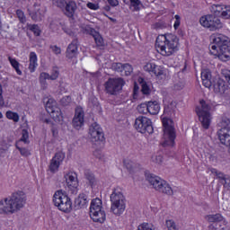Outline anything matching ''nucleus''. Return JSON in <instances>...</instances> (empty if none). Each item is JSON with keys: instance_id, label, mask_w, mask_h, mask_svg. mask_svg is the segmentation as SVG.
Wrapping results in <instances>:
<instances>
[{"instance_id": "1", "label": "nucleus", "mask_w": 230, "mask_h": 230, "mask_svg": "<svg viewBox=\"0 0 230 230\" xmlns=\"http://www.w3.org/2000/svg\"><path fill=\"white\" fill-rule=\"evenodd\" d=\"M26 204V195L22 190H17L10 198H5L0 201V215H13L24 208Z\"/></svg>"}, {"instance_id": "2", "label": "nucleus", "mask_w": 230, "mask_h": 230, "mask_svg": "<svg viewBox=\"0 0 230 230\" xmlns=\"http://www.w3.org/2000/svg\"><path fill=\"white\" fill-rule=\"evenodd\" d=\"M156 48L164 57H172L179 51V38L175 34L168 33L156 39Z\"/></svg>"}, {"instance_id": "3", "label": "nucleus", "mask_w": 230, "mask_h": 230, "mask_svg": "<svg viewBox=\"0 0 230 230\" xmlns=\"http://www.w3.org/2000/svg\"><path fill=\"white\" fill-rule=\"evenodd\" d=\"M111 211L113 215L119 217L125 213V209L127 208V203L125 200V196H123V192H121V189L115 188L111 194Z\"/></svg>"}, {"instance_id": "4", "label": "nucleus", "mask_w": 230, "mask_h": 230, "mask_svg": "<svg viewBox=\"0 0 230 230\" xmlns=\"http://www.w3.org/2000/svg\"><path fill=\"white\" fill-rule=\"evenodd\" d=\"M162 123L164 127V146H173L175 145V138L177 135L175 133V128L173 127V120L167 117L162 118Z\"/></svg>"}, {"instance_id": "5", "label": "nucleus", "mask_w": 230, "mask_h": 230, "mask_svg": "<svg viewBox=\"0 0 230 230\" xmlns=\"http://www.w3.org/2000/svg\"><path fill=\"white\" fill-rule=\"evenodd\" d=\"M146 179L147 182H149V184H151V186L156 190V191L164 193V195H173V190L170 184L166 181L161 179V177L149 173L146 174Z\"/></svg>"}, {"instance_id": "6", "label": "nucleus", "mask_w": 230, "mask_h": 230, "mask_svg": "<svg viewBox=\"0 0 230 230\" xmlns=\"http://www.w3.org/2000/svg\"><path fill=\"white\" fill-rule=\"evenodd\" d=\"M90 217L93 222L103 224L107 220V214L103 208L102 199H93L90 205Z\"/></svg>"}, {"instance_id": "7", "label": "nucleus", "mask_w": 230, "mask_h": 230, "mask_svg": "<svg viewBox=\"0 0 230 230\" xmlns=\"http://www.w3.org/2000/svg\"><path fill=\"white\" fill-rule=\"evenodd\" d=\"M200 107L196 108L197 115L201 123L203 128L208 130L209 125H211V113L210 111L213 109V104L202 100L200 101Z\"/></svg>"}, {"instance_id": "8", "label": "nucleus", "mask_w": 230, "mask_h": 230, "mask_svg": "<svg viewBox=\"0 0 230 230\" xmlns=\"http://www.w3.org/2000/svg\"><path fill=\"white\" fill-rule=\"evenodd\" d=\"M53 203L59 211H63V213H71V209H73V202L71 201V198L66 195L65 191L57 190L53 196Z\"/></svg>"}, {"instance_id": "9", "label": "nucleus", "mask_w": 230, "mask_h": 230, "mask_svg": "<svg viewBox=\"0 0 230 230\" xmlns=\"http://www.w3.org/2000/svg\"><path fill=\"white\" fill-rule=\"evenodd\" d=\"M123 85H125V80H123V78H109L108 81L104 84L105 92L107 94L116 96L119 94V92L122 91Z\"/></svg>"}, {"instance_id": "10", "label": "nucleus", "mask_w": 230, "mask_h": 230, "mask_svg": "<svg viewBox=\"0 0 230 230\" xmlns=\"http://www.w3.org/2000/svg\"><path fill=\"white\" fill-rule=\"evenodd\" d=\"M199 22L201 26L208 28L210 31H217V30H220L222 28V22H220V19L215 14L202 16L199 19Z\"/></svg>"}, {"instance_id": "11", "label": "nucleus", "mask_w": 230, "mask_h": 230, "mask_svg": "<svg viewBox=\"0 0 230 230\" xmlns=\"http://www.w3.org/2000/svg\"><path fill=\"white\" fill-rule=\"evenodd\" d=\"M135 128L140 134H154V126L152 120L146 117L139 116L135 120Z\"/></svg>"}, {"instance_id": "12", "label": "nucleus", "mask_w": 230, "mask_h": 230, "mask_svg": "<svg viewBox=\"0 0 230 230\" xmlns=\"http://www.w3.org/2000/svg\"><path fill=\"white\" fill-rule=\"evenodd\" d=\"M216 45H209L210 55L217 57L222 62H227L230 60V41L223 46L219 49Z\"/></svg>"}, {"instance_id": "13", "label": "nucleus", "mask_w": 230, "mask_h": 230, "mask_svg": "<svg viewBox=\"0 0 230 230\" xmlns=\"http://www.w3.org/2000/svg\"><path fill=\"white\" fill-rule=\"evenodd\" d=\"M66 181V186L68 190H70L73 195H76L78 193V175L76 172H68L64 175Z\"/></svg>"}, {"instance_id": "14", "label": "nucleus", "mask_w": 230, "mask_h": 230, "mask_svg": "<svg viewBox=\"0 0 230 230\" xmlns=\"http://www.w3.org/2000/svg\"><path fill=\"white\" fill-rule=\"evenodd\" d=\"M65 158H66V155H64V153L62 152H58L55 154L49 164V170L52 173L58 172V168H60V165L64 162Z\"/></svg>"}, {"instance_id": "15", "label": "nucleus", "mask_w": 230, "mask_h": 230, "mask_svg": "<svg viewBox=\"0 0 230 230\" xmlns=\"http://www.w3.org/2000/svg\"><path fill=\"white\" fill-rule=\"evenodd\" d=\"M84 116H85V113L84 112V109H82V107H76L75 113L72 120V125L74 128H76V130H80V128L84 127Z\"/></svg>"}, {"instance_id": "16", "label": "nucleus", "mask_w": 230, "mask_h": 230, "mask_svg": "<svg viewBox=\"0 0 230 230\" xmlns=\"http://www.w3.org/2000/svg\"><path fill=\"white\" fill-rule=\"evenodd\" d=\"M46 109L47 112L50 114L54 121L60 123V121H62V119H64V116H62V110H60V108H58V106L51 105V103L48 102L46 105Z\"/></svg>"}, {"instance_id": "17", "label": "nucleus", "mask_w": 230, "mask_h": 230, "mask_svg": "<svg viewBox=\"0 0 230 230\" xmlns=\"http://www.w3.org/2000/svg\"><path fill=\"white\" fill-rule=\"evenodd\" d=\"M214 92L217 94H222V96H229L230 89L226 85V82L222 79H217L213 84Z\"/></svg>"}, {"instance_id": "18", "label": "nucleus", "mask_w": 230, "mask_h": 230, "mask_svg": "<svg viewBox=\"0 0 230 230\" xmlns=\"http://www.w3.org/2000/svg\"><path fill=\"white\" fill-rule=\"evenodd\" d=\"M76 10H78V5H76V2L70 0L66 2L62 12L64 13V15H66V17H68V19H74L75 13H76Z\"/></svg>"}, {"instance_id": "19", "label": "nucleus", "mask_w": 230, "mask_h": 230, "mask_svg": "<svg viewBox=\"0 0 230 230\" xmlns=\"http://www.w3.org/2000/svg\"><path fill=\"white\" fill-rule=\"evenodd\" d=\"M230 42V40L227 36L224 34H214L212 36V44L210 46H216L217 49H219L222 48V46H226V44H228Z\"/></svg>"}, {"instance_id": "20", "label": "nucleus", "mask_w": 230, "mask_h": 230, "mask_svg": "<svg viewBox=\"0 0 230 230\" xmlns=\"http://www.w3.org/2000/svg\"><path fill=\"white\" fill-rule=\"evenodd\" d=\"M78 55V39H74L68 45L66 52V58H76Z\"/></svg>"}, {"instance_id": "21", "label": "nucleus", "mask_w": 230, "mask_h": 230, "mask_svg": "<svg viewBox=\"0 0 230 230\" xmlns=\"http://www.w3.org/2000/svg\"><path fill=\"white\" fill-rule=\"evenodd\" d=\"M144 71L150 73L152 76H161L163 75V68L155 63H147L146 66H144Z\"/></svg>"}, {"instance_id": "22", "label": "nucleus", "mask_w": 230, "mask_h": 230, "mask_svg": "<svg viewBox=\"0 0 230 230\" xmlns=\"http://www.w3.org/2000/svg\"><path fill=\"white\" fill-rule=\"evenodd\" d=\"M217 135L222 145H225V146H230V129L220 128L217 131Z\"/></svg>"}, {"instance_id": "23", "label": "nucleus", "mask_w": 230, "mask_h": 230, "mask_svg": "<svg viewBox=\"0 0 230 230\" xmlns=\"http://www.w3.org/2000/svg\"><path fill=\"white\" fill-rule=\"evenodd\" d=\"M201 80L204 87L210 89L213 83L211 82V71L209 69H203L201 71Z\"/></svg>"}, {"instance_id": "24", "label": "nucleus", "mask_w": 230, "mask_h": 230, "mask_svg": "<svg viewBox=\"0 0 230 230\" xmlns=\"http://www.w3.org/2000/svg\"><path fill=\"white\" fill-rule=\"evenodd\" d=\"M87 196L85 194H79L78 198L75 199V208L76 209H82V208H85L87 206Z\"/></svg>"}, {"instance_id": "25", "label": "nucleus", "mask_w": 230, "mask_h": 230, "mask_svg": "<svg viewBox=\"0 0 230 230\" xmlns=\"http://www.w3.org/2000/svg\"><path fill=\"white\" fill-rule=\"evenodd\" d=\"M147 111L149 114L155 116V114H159V111H161V106H159V102H157V101L148 102Z\"/></svg>"}, {"instance_id": "26", "label": "nucleus", "mask_w": 230, "mask_h": 230, "mask_svg": "<svg viewBox=\"0 0 230 230\" xmlns=\"http://www.w3.org/2000/svg\"><path fill=\"white\" fill-rule=\"evenodd\" d=\"M205 219L209 224H218V222H223L224 221V216H222V214H220V213L210 214V215H207L205 217Z\"/></svg>"}, {"instance_id": "27", "label": "nucleus", "mask_w": 230, "mask_h": 230, "mask_svg": "<svg viewBox=\"0 0 230 230\" xmlns=\"http://www.w3.org/2000/svg\"><path fill=\"white\" fill-rule=\"evenodd\" d=\"M37 54L35 52L30 53V64H29V71L31 73H35V69H37Z\"/></svg>"}, {"instance_id": "28", "label": "nucleus", "mask_w": 230, "mask_h": 230, "mask_svg": "<svg viewBox=\"0 0 230 230\" xmlns=\"http://www.w3.org/2000/svg\"><path fill=\"white\" fill-rule=\"evenodd\" d=\"M90 137L93 143L96 141H104L105 139L102 129L101 131H96V132L92 131V134H90Z\"/></svg>"}, {"instance_id": "29", "label": "nucleus", "mask_w": 230, "mask_h": 230, "mask_svg": "<svg viewBox=\"0 0 230 230\" xmlns=\"http://www.w3.org/2000/svg\"><path fill=\"white\" fill-rule=\"evenodd\" d=\"M8 60L12 66V67H13V69L16 71L17 75L19 76L22 75V71H21V63H19V61H17V59L13 58L12 57H8Z\"/></svg>"}, {"instance_id": "30", "label": "nucleus", "mask_w": 230, "mask_h": 230, "mask_svg": "<svg viewBox=\"0 0 230 230\" xmlns=\"http://www.w3.org/2000/svg\"><path fill=\"white\" fill-rule=\"evenodd\" d=\"M46 80H51L50 75L46 72L40 74V84L42 87H48V82Z\"/></svg>"}, {"instance_id": "31", "label": "nucleus", "mask_w": 230, "mask_h": 230, "mask_svg": "<svg viewBox=\"0 0 230 230\" xmlns=\"http://www.w3.org/2000/svg\"><path fill=\"white\" fill-rule=\"evenodd\" d=\"M84 177L86 180H88V182L90 186H96V178L94 177V174L90 171H85Z\"/></svg>"}, {"instance_id": "32", "label": "nucleus", "mask_w": 230, "mask_h": 230, "mask_svg": "<svg viewBox=\"0 0 230 230\" xmlns=\"http://www.w3.org/2000/svg\"><path fill=\"white\" fill-rule=\"evenodd\" d=\"M175 107H177V103L175 102H172L171 103L164 105V114H167L170 116L173 111H175Z\"/></svg>"}, {"instance_id": "33", "label": "nucleus", "mask_w": 230, "mask_h": 230, "mask_svg": "<svg viewBox=\"0 0 230 230\" xmlns=\"http://www.w3.org/2000/svg\"><path fill=\"white\" fill-rule=\"evenodd\" d=\"M134 71V68H132V65L128 64V63H125L123 65V68H122V76H130V75H132V72Z\"/></svg>"}, {"instance_id": "34", "label": "nucleus", "mask_w": 230, "mask_h": 230, "mask_svg": "<svg viewBox=\"0 0 230 230\" xmlns=\"http://www.w3.org/2000/svg\"><path fill=\"white\" fill-rule=\"evenodd\" d=\"M27 29H29L30 31H32L35 37H40L41 31L40 27H39V25L27 23Z\"/></svg>"}, {"instance_id": "35", "label": "nucleus", "mask_w": 230, "mask_h": 230, "mask_svg": "<svg viewBox=\"0 0 230 230\" xmlns=\"http://www.w3.org/2000/svg\"><path fill=\"white\" fill-rule=\"evenodd\" d=\"M219 126L221 127V128H227L228 130H230V119L226 115L223 116L219 122Z\"/></svg>"}, {"instance_id": "36", "label": "nucleus", "mask_w": 230, "mask_h": 230, "mask_svg": "<svg viewBox=\"0 0 230 230\" xmlns=\"http://www.w3.org/2000/svg\"><path fill=\"white\" fill-rule=\"evenodd\" d=\"M19 141H22L25 145L30 144V133L28 132V129H22V137Z\"/></svg>"}, {"instance_id": "37", "label": "nucleus", "mask_w": 230, "mask_h": 230, "mask_svg": "<svg viewBox=\"0 0 230 230\" xmlns=\"http://www.w3.org/2000/svg\"><path fill=\"white\" fill-rule=\"evenodd\" d=\"M67 1L66 0H52L53 6H56V8H59V10H64L66 8Z\"/></svg>"}, {"instance_id": "38", "label": "nucleus", "mask_w": 230, "mask_h": 230, "mask_svg": "<svg viewBox=\"0 0 230 230\" xmlns=\"http://www.w3.org/2000/svg\"><path fill=\"white\" fill-rule=\"evenodd\" d=\"M16 148L19 150L22 157H29V155H31V152L26 147H21L18 144H16Z\"/></svg>"}, {"instance_id": "39", "label": "nucleus", "mask_w": 230, "mask_h": 230, "mask_svg": "<svg viewBox=\"0 0 230 230\" xmlns=\"http://www.w3.org/2000/svg\"><path fill=\"white\" fill-rule=\"evenodd\" d=\"M124 165L130 173L136 170V164L130 160H124Z\"/></svg>"}, {"instance_id": "40", "label": "nucleus", "mask_w": 230, "mask_h": 230, "mask_svg": "<svg viewBox=\"0 0 230 230\" xmlns=\"http://www.w3.org/2000/svg\"><path fill=\"white\" fill-rule=\"evenodd\" d=\"M137 109V111L139 112V114H148L147 102L139 104Z\"/></svg>"}, {"instance_id": "41", "label": "nucleus", "mask_w": 230, "mask_h": 230, "mask_svg": "<svg viewBox=\"0 0 230 230\" xmlns=\"http://www.w3.org/2000/svg\"><path fill=\"white\" fill-rule=\"evenodd\" d=\"M6 118L8 119H13L15 123L19 121V114L11 111L6 112Z\"/></svg>"}, {"instance_id": "42", "label": "nucleus", "mask_w": 230, "mask_h": 230, "mask_svg": "<svg viewBox=\"0 0 230 230\" xmlns=\"http://www.w3.org/2000/svg\"><path fill=\"white\" fill-rule=\"evenodd\" d=\"M165 226L168 230H179V227L177 226V224H175V221L169 219L165 221Z\"/></svg>"}, {"instance_id": "43", "label": "nucleus", "mask_w": 230, "mask_h": 230, "mask_svg": "<svg viewBox=\"0 0 230 230\" xmlns=\"http://www.w3.org/2000/svg\"><path fill=\"white\" fill-rule=\"evenodd\" d=\"M16 16L22 24H25L26 15H24V12H22V10L21 9L16 10Z\"/></svg>"}, {"instance_id": "44", "label": "nucleus", "mask_w": 230, "mask_h": 230, "mask_svg": "<svg viewBox=\"0 0 230 230\" xmlns=\"http://www.w3.org/2000/svg\"><path fill=\"white\" fill-rule=\"evenodd\" d=\"M123 66L124 64L122 63H112L111 64V69L113 71H116L117 73H123Z\"/></svg>"}, {"instance_id": "45", "label": "nucleus", "mask_w": 230, "mask_h": 230, "mask_svg": "<svg viewBox=\"0 0 230 230\" xmlns=\"http://www.w3.org/2000/svg\"><path fill=\"white\" fill-rule=\"evenodd\" d=\"M130 6L133 8L134 12H139L141 6V0H130Z\"/></svg>"}, {"instance_id": "46", "label": "nucleus", "mask_w": 230, "mask_h": 230, "mask_svg": "<svg viewBox=\"0 0 230 230\" xmlns=\"http://www.w3.org/2000/svg\"><path fill=\"white\" fill-rule=\"evenodd\" d=\"M221 17L224 19H230V5H225L221 13Z\"/></svg>"}, {"instance_id": "47", "label": "nucleus", "mask_w": 230, "mask_h": 230, "mask_svg": "<svg viewBox=\"0 0 230 230\" xmlns=\"http://www.w3.org/2000/svg\"><path fill=\"white\" fill-rule=\"evenodd\" d=\"M102 128L100 127V125L96 122L93 123L91 126H90V128H89V134H93V132H99V131H102Z\"/></svg>"}, {"instance_id": "48", "label": "nucleus", "mask_w": 230, "mask_h": 230, "mask_svg": "<svg viewBox=\"0 0 230 230\" xmlns=\"http://www.w3.org/2000/svg\"><path fill=\"white\" fill-rule=\"evenodd\" d=\"M137 230H154V225L150 223H143L138 226Z\"/></svg>"}, {"instance_id": "49", "label": "nucleus", "mask_w": 230, "mask_h": 230, "mask_svg": "<svg viewBox=\"0 0 230 230\" xmlns=\"http://www.w3.org/2000/svg\"><path fill=\"white\" fill-rule=\"evenodd\" d=\"M60 75V72L58 71V67H54L50 74V80H57Z\"/></svg>"}, {"instance_id": "50", "label": "nucleus", "mask_w": 230, "mask_h": 230, "mask_svg": "<svg viewBox=\"0 0 230 230\" xmlns=\"http://www.w3.org/2000/svg\"><path fill=\"white\" fill-rule=\"evenodd\" d=\"M215 15H222V12H224V6L222 5H215L213 7Z\"/></svg>"}, {"instance_id": "51", "label": "nucleus", "mask_w": 230, "mask_h": 230, "mask_svg": "<svg viewBox=\"0 0 230 230\" xmlns=\"http://www.w3.org/2000/svg\"><path fill=\"white\" fill-rule=\"evenodd\" d=\"M94 39L95 44L99 47L103 46V38L102 35L98 34Z\"/></svg>"}, {"instance_id": "52", "label": "nucleus", "mask_w": 230, "mask_h": 230, "mask_svg": "<svg viewBox=\"0 0 230 230\" xmlns=\"http://www.w3.org/2000/svg\"><path fill=\"white\" fill-rule=\"evenodd\" d=\"M174 19H175V22L173 24V28H174V30H178L179 26H181V16L179 14H176L174 16Z\"/></svg>"}, {"instance_id": "53", "label": "nucleus", "mask_w": 230, "mask_h": 230, "mask_svg": "<svg viewBox=\"0 0 230 230\" xmlns=\"http://www.w3.org/2000/svg\"><path fill=\"white\" fill-rule=\"evenodd\" d=\"M87 8L90 10H100V4L88 2L86 4Z\"/></svg>"}, {"instance_id": "54", "label": "nucleus", "mask_w": 230, "mask_h": 230, "mask_svg": "<svg viewBox=\"0 0 230 230\" xmlns=\"http://www.w3.org/2000/svg\"><path fill=\"white\" fill-rule=\"evenodd\" d=\"M60 102L64 107H66V105L71 102V96H65Z\"/></svg>"}, {"instance_id": "55", "label": "nucleus", "mask_w": 230, "mask_h": 230, "mask_svg": "<svg viewBox=\"0 0 230 230\" xmlns=\"http://www.w3.org/2000/svg\"><path fill=\"white\" fill-rule=\"evenodd\" d=\"M141 91L143 94H150V88L148 87V84H146V83L142 84Z\"/></svg>"}, {"instance_id": "56", "label": "nucleus", "mask_w": 230, "mask_h": 230, "mask_svg": "<svg viewBox=\"0 0 230 230\" xmlns=\"http://www.w3.org/2000/svg\"><path fill=\"white\" fill-rule=\"evenodd\" d=\"M62 30H63V31H65L66 33V35H69V37L75 36V32H73V31H71V29H69L66 26H62Z\"/></svg>"}, {"instance_id": "57", "label": "nucleus", "mask_w": 230, "mask_h": 230, "mask_svg": "<svg viewBox=\"0 0 230 230\" xmlns=\"http://www.w3.org/2000/svg\"><path fill=\"white\" fill-rule=\"evenodd\" d=\"M0 107H4V98L3 97V85L0 84Z\"/></svg>"}, {"instance_id": "58", "label": "nucleus", "mask_w": 230, "mask_h": 230, "mask_svg": "<svg viewBox=\"0 0 230 230\" xmlns=\"http://www.w3.org/2000/svg\"><path fill=\"white\" fill-rule=\"evenodd\" d=\"M208 230H218L220 229V226H218V223H211L208 226Z\"/></svg>"}, {"instance_id": "59", "label": "nucleus", "mask_w": 230, "mask_h": 230, "mask_svg": "<svg viewBox=\"0 0 230 230\" xmlns=\"http://www.w3.org/2000/svg\"><path fill=\"white\" fill-rule=\"evenodd\" d=\"M216 175L218 177V179H221L223 182L227 179V176L221 172H216Z\"/></svg>"}, {"instance_id": "60", "label": "nucleus", "mask_w": 230, "mask_h": 230, "mask_svg": "<svg viewBox=\"0 0 230 230\" xmlns=\"http://www.w3.org/2000/svg\"><path fill=\"white\" fill-rule=\"evenodd\" d=\"M223 75L225 76L226 82L230 84V71L229 70H225L223 71Z\"/></svg>"}, {"instance_id": "61", "label": "nucleus", "mask_w": 230, "mask_h": 230, "mask_svg": "<svg viewBox=\"0 0 230 230\" xmlns=\"http://www.w3.org/2000/svg\"><path fill=\"white\" fill-rule=\"evenodd\" d=\"M49 28L52 31H57V30H58V25H57V22H51L49 24Z\"/></svg>"}, {"instance_id": "62", "label": "nucleus", "mask_w": 230, "mask_h": 230, "mask_svg": "<svg viewBox=\"0 0 230 230\" xmlns=\"http://www.w3.org/2000/svg\"><path fill=\"white\" fill-rule=\"evenodd\" d=\"M93 155L94 157H96L97 159H102L103 157V155H102V151L100 150H95L93 152Z\"/></svg>"}, {"instance_id": "63", "label": "nucleus", "mask_w": 230, "mask_h": 230, "mask_svg": "<svg viewBox=\"0 0 230 230\" xmlns=\"http://www.w3.org/2000/svg\"><path fill=\"white\" fill-rule=\"evenodd\" d=\"M222 183L224 184L225 188H228L230 190V178L226 177V179L222 181Z\"/></svg>"}, {"instance_id": "64", "label": "nucleus", "mask_w": 230, "mask_h": 230, "mask_svg": "<svg viewBox=\"0 0 230 230\" xmlns=\"http://www.w3.org/2000/svg\"><path fill=\"white\" fill-rule=\"evenodd\" d=\"M110 5L111 6H118L119 4V2L118 0H107Z\"/></svg>"}]
</instances>
